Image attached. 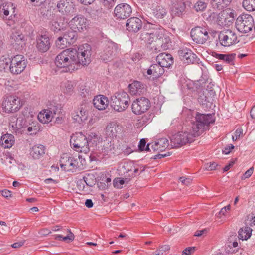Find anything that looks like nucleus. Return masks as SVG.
<instances>
[{"label":"nucleus","mask_w":255,"mask_h":255,"mask_svg":"<svg viewBox=\"0 0 255 255\" xmlns=\"http://www.w3.org/2000/svg\"><path fill=\"white\" fill-rule=\"evenodd\" d=\"M218 165L216 164V163L213 162H210L209 163H207L206 165L205 168L208 171H211L213 170L218 169Z\"/></svg>","instance_id":"57"},{"label":"nucleus","mask_w":255,"mask_h":255,"mask_svg":"<svg viewBox=\"0 0 255 255\" xmlns=\"http://www.w3.org/2000/svg\"><path fill=\"white\" fill-rule=\"evenodd\" d=\"M118 44L113 41H108L105 47L104 52L106 56L109 58L114 54L117 51Z\"/></svg>","instance_id":"34"},{"label":"nucleus","mask_w":255,"mask_h":255,"mask_svg":"<svg viewBox=\"0 0 255 255\" xmlns=\"http://www.w3.org/2000/svg\"><path fill=\"white\" fill-rule=\"evenodd\" d=\"M150 101L142 97L133 101L131 105L132 112L136 115H141L146 112L151 107Z\"/></svg>","instance_id":"10"},{"label":"nucleus","mask_w":255,"mask_h":255,"mask_svg":"<svg viewBox=\"0 0 255 255\" xmlns=\"http://www.w3.org/2000/svg\"><path fill=\"white\" fill-rule=\"evenodd\" d=\"M36 47L38 51L44 53L50 47L49 37L46 35H39L36 37Z\"/></svg>","instance_id":"17"},{"label":"nucleus","mask_w":255,"mask_h":255,"mask_svg":"<svg viewBox=\"0 0 255 255\" xmlns=\"http://www.w3.org/2000/svg\"><path fill=\"white\" fill-rule=\"evenodd\" d=\"M186 5L181 1H175L172 3L171 14L173 17H181L185 13Z\"/></svg>","instance_id":"20"},{"label":"nucleus","mask_w":255,"mask_h":255,"mask_svg":"<svg viewBox=\"0 0 255 255\" xmlns=\"http://www.w3.org/2000/svg\"><path fill=\"white\" fill-rule=\"evenodd\" d=\"M104 5L110 9L112 7L115 3V0H101Z\"/></svg>","instance_id":"58"},{"label":"nucleus","mask_w":255,"mask_h":255,"mask_svg":"<svg viewBox=\"0 0 255 255\" xmlns=\"http://www.w3.org/2000/svg\"><path fill=\"white\" fill-rule=\"evenodd\" d=\"M146 139L144 138L141 139L140 140V141L139 142L138 146L139 150L140 151H144V147L146 146Z\"/></svg>","instance_id":"61"},{"label":"nucleus","mask_w":255,"mask_h":255,"mask_svg":"<svg viewBox=\"0 0 255 255\" xmlns=\"http://www.w3.org/2000/svg\"><path fill=\"white\" fill-rule=\"evenodd\" d=\"M193 135V131H181L173 135L171 138V145L174 147H180L188 142H192L193 138L197 137Z\"/></svg>","instance_id":"8"},{"label":"nucleus","mask_w":255,"mask_h":255,"mask_svg":"<svg viewBox=\"0 0 255 255\" xmlns=\"http://www.w3.org/2000/svg\"><path fill=\"white\" fill-rule=\"evenodd\" d=\"M252 229L248 227L245 226L240 228L238 231L239 238L242 240L249 239L252 234Z\"/></svg>","instance_id":"39"},{"label":"nucleus","mask_w":255,"mask_h":255,"mask_svg":"<svg viewBox=\"0 0 255 255\" xmlns=\"http://www.w3.org/2000/svg\"><path fill=\"white\" fill-rule=\"evenodd\" d=\"M234 146L233 144H230L224 148V149H222L223 153L225 154H229L231 150L234 148Z\"/></svg>","instance_id":"59"},{"label":"nucleus","mask_w":255,"mask_h":255,"mask_svg":"<svg viewBox=\"0 0 255 255\" xmlns=\"http://www.w3.org/2000/svg\"><path fill=\"white\" fill-rule=\"evenodd\" d=\"M69 24L72 29L79 31L86 29L88 25L87 19L82 15H78L73 18Z\"/></svg>","instance_id":"16"},{"label":"nucleus","mask_w":255,"mask_h":255,"mask_svg":"<svg viewBox=\"0 0 255 255\" xmlns=\"http://www.w3.org/2000/svg\"><path fill=\"white\" fill-rule=\"evenodd\" d=\"M91 48L88 44L80 45L78 49L68 48L58 54L54 63L57 68L65 72H72L78 67L87 65L91 62Z\"/></svg>","instance_id":"1"},{"label":"nucleus","mask_w":255,"mask_h":255,"mask_svg":"<svg viewBox=\"0 0 255 255\" xmlns=\"http://www.w3.org/2000/svg\"><path fill=\"white\" fill-rule=\"evenodd\" d=\"M69 234L65 237H63L61 235H57L55 236V239L57 240L68 241L67 242L72 241L74 239V235L72 233L70 229H67Z\"/></svg>","instance_id":"47"},{"label":"nucleus","mask_w":255,"mask_h":255,"mask_svg":"<svg viewBox=\"0 0 255 255\" xmlns=\"http://www.w3.org/2000/svg\"><path fill=\"white\" fill-rule=\"evenodd\" d=\"M61 168L64 171H75L79 167L78 159L70 157L67 153L62 154L60 160Z\"/></svg>","instance_id":"11"},{"label":"nucleus","mask_w":255,"mask_h":255,"mask_svg":"<svg viewBox=\"0 0 255 255\" xmlns=\"http://www.w3.org/2000/svg\"><path fill=\"white\" fill-rule=\"evenodd\" d=\"M126 26L128 30L136 33L142 28V22L139 18L133 17L129 18L127 21Z\"/></svg>","instance_id":"19"},{"label":"nucleus","mask_w":255,"mask_h":255,"mask_svg":"<svg viewBox=\"0 0 255 255\" xmlns=\"http://www.w3.org/2000/svg\"><path fill=\"white\" fill-rule=\"evenodd\" d=\"M207 4L203 0H198L194 6V8L197 12L203 11L207 7Z\"/></svg>","instance_id":"48"},{"label":"nucleus","mask_w":255,"mask_h":255,"mask_svg":"<svg viewBox=\"0 0 255 255\" xmlns=\"http://www.w3.org/2000/svg\"><path fill=\"white\" fill-rule=\"evenodd\" d=\"M114 148L115 147L113 141L106 140L103 143L102 150L103 153L107 154L109 152H113Z\"/></svg>","instance_id":"44"},{"label":"nucleus","mask_w":255,"mask_h":255,"mask_svg":"<svg viewBox=\"0 0 255 255\" xmlns=\"http://www.w3.org/2000/svg\"><path fill=\"white\" fill-rule=\"evenodd\" d=\"M170 155V153L168 152L164 154H160L158 153L156 155H155L153 157H151V159H161L162 158L167 157Z\"/></svg>","instance_id":"63"},{"label":"nucleus","mask_w":255,"mask_h":255,"mask_svg":"<svg viewBox=\"0 0 255 255\" xmlns=\"http://www.w3.org/2000/svg\"><path fill=\"white\" fill-rule=\"evenodd\" d=\"M78 35L76 30L72 29L71 27L70 29L67 30L63 35L64 38L67 40L68 45L73 44L76 41Z\"/></svg>","instance_id":"33"},{"label":"nucleus","mask_w":255,"mask_h":255,"mask_svg":"<svg viewBox=\"0 0 255 255\" xmlns=\"http://www.w3.org/2000/svg\"><path fill=\"white\" fill-rule=\"evenodd\" d=\"M161 46L159 45H157V43H155V45H152L150 47V49L151 52L153 53H157L158 52L161 51Z\"/></svg>","instance_id":"62"},{"label":"nucleus","mask_w":255,"mask_h":255,"mask_svg":"<svg viewBox=\"0 0 255 255\" xmlns=\"http://www.w3.org/2000/svg\"><path fill=\"white\" fill-rule=\"evenodd\" d=\"M56 46L59 49H63L68 45V43L67 40L64 38L63 36L58 37V39L55 42Z\"/></svg>","instance_id":"50"},{"label":"nucleus","mask_w":255,"mask_h":255,"mask_svg":"<svg viewBox=\"0 0 255 255\" xmlns=\"http://www.w3.org/2000/svg\"><path fill=\"white\" fill-rule=\"evenodd\" d=\"M23 103L20 98L15 95H8L3 98L1 104V111L6 113H14L18 111Z\"/></svg>","instance_id":"4"},{"label":"nucleus","mask_w":255,"mask_h":255,"mask_svg":"<svg viewBox=\"0 0 255 255\" xmlns=\"http://www.w3.org/2000/svg\"><path fill=\"white\" fill-rule=\"evenodd\" d=\"M171 39L169 36L165 35L160 30L158 31L157 37L155 40V43L161 46L162 50H165L169 49L171 46Z\"/></svg>","instance_id":"22"},{"label":"nucleus","mask_w":255,"mask_h":255,"mask_svg":"<svg viewBox=\"0 0 255 255\" xmlns=\"http://www.w3.org/2000/svg\"><path fill=\"white\" fill-rule=\"evenodd\" d=\"M208 93L209 92H207V93H205L204 92L200 93L198 98L200 104L206 108H211L213 104V100L211 97L207 95Z\"/></svg>","instance_id":"31"},{"label":"nucleus","mask_w":255,"mask_h":255,"mask_svg":"<svg viewBox=\"0 0 255 255\" xmlns=\"http://www.w3.org/2000/svg\"><path fill=\"white\" fill-rule=\"evenodd\" d=\"M212 55L216 58L222 60L228 64L233 65H234L236 55L235 53L219 54L214 52H213Z\"/></svg>","instance_id":"30"},{"label":"nucleus","mask_w":255,"mask_h":255,"mask_svg":"<svg viewBox=\"0 0 255 255\" xmlns=\"http://www.w3.org/2000/svg\"><path fill=\"white\" fill-rule=\"evenodd\" d=\"M2 10L3 11L4 15L8 16L9 14V10H14L15 7L13 6V3L11 2L7 3L5 5H2Z\"/></svg>","instance_id":"52"},{"label":"nucleus","mask_w":255,"mask_h":255,"mask_svg":"<svg viewBox=\"0 0 255 255\" xmlns=\"http://www.w3.org/2000/svg\"><path fill=\"white\" fill-rule=\"evenodd\" d=\"M179 59L184 63L188 64L198 63L199 59L192 51L187 47H182L178 51Z\"/></svg>","instance_id":"12"},{"label":"nucleus","mask_w":255,"mask_h":255,"mask_svg":"<svg viewBox=\"0 0 255 255\" xmlns=\"http://www.w3.org/2000/svg\"><path fill=\"white\" fill-rule=\"evenodd\" d=\"M156 61L164 68H169L173 64V58L170 54L161 53L156 56Z\"/></svg>","instance_id":"21"},{"label":"nucleus","mask_w":255,"mask_h":255,"mask_svg":"<svg viewBox=\"0 0 255 255\" xmlns=\"http://www.w3.org/2000/svg\"><path fill=\"white\" fill-rule=\"evenodd\" d=\"M61 87L64 94L71 95L73 92L74 86L71 81H67L63 82Z\"/></svg>","instance_id":"43"},{"label":"nucleus","mask_w":255,"mask_h":255,"mask_svg":"<svg viewBox=\"0 0 255 255\" xmlns=\"http://www.w3.org/2000/svg\"><path fill=\"white\" fill-rule=\"evenodd\" d=\"M165 72L164 68L158 63L152 64L146 73L153 80L157 79L162 76Z\"/></svg>","instance_id":"23"},{"label":"nucleus","mask_w":255,"mask_h":255,"mask_svg":"<svg viewBox=\"0 0 255 255\" xmlns=\"http://www.w3.org/2000/svg\"><path fill=\"white\" fill-rule=\"evenodd\" d=\"M122 128L115 122L109 123L105 129V135L106 138H114L121 134Z\"/></svg>","instance_id":"15"},{"label":"nucleus","mask_w":255,"mask_h":255,"mask_svg":"<svg viewBox=\"0 0 255 255\" xmlns=\"http://www.w3.org/2000/svg\"><path fill=\"white\" fill-rule=\"evenodd\" d=\"M242 5L247 11H255V0H244Z\"/></svg>","instance_id":"46"},{"label":"nucleus","mask_w":255,"mask_h":255,"mask_svg":"<svg viewBox=\"0 0 255 255\" xmlns=\"http://www.w3.org/2000/svg\"><path fill=\"white\" fill-rule=\"evenodd\" d=\"M152 13L156 18L162 19L166 15L167 11L163 6L157 5L152 9Z\"/></svg>","instance_id":"38"},{"label":"nucleus","mask_w":255,"mask_h":255,"mask_svg":"<svg viewBox=\"0 0 255 255\" xmlns=\"http://www.w3.org/2000/svg\"><path fill=\"white\" fill-rule=\"evenodd\" d=\"M130 93L132 95H137L144 94L146 90L145 85L141 82L134 81L128 85Z\"/></svg>","instance_id":"25"},{"label":"nucleus","mask_w":255,"mask_h":255,"mask_svg":"<svg viewBox=\"0 0 255 255\" xmlns=\"http://www.w3.org/2000/svg\"><path fill=\"white\" fill-rule=\"evenodd\" d=\"M93 104L96 109L103 110L106 108L108 105V98L103 95H97L93 100Z\"/></svg>","instance_id":"28"},{"label":"nucleus","mask_w":255,"mask_h":255,"mask_svg":"<svg viewBox=\"0 0 255 255\" xmlns=\"http://www.w3.org/2000/svg\"><path fill=\"white\" fill-rule=\"evenodd\" d=\"M195 123H193L191 130L194 136H199L204 131L206 127L215 122L214 114H201L197 112L195 116Z\"/></svg>","instance_id":"2"},{"label":"nucleus","mask_w":255,"mask_h":255,"mask_svg":"<svg viewBox=\"0 0 255 255\" xmlns=\"http://www.w3.org/2000/svg\"><path fill=\"white\" fill-rule=\"evenodd\" d=\"M22 113L24 116L27 118L32 117V110L31 106L25 107L23 110Z\"/></svg>","instance_id":"56"},{"label":"nucleus","mask_w":255,"mask_h":255,"mask_svg":"<svg viewBox=\"0 0 255 255\" xmlns=\"http://www.w3.org/2000/svg\"><path fill=\"white\" fill-rule=\"evenodd\" d=\"M42 128L41 125L36 121H33V135L37 134L39 131H41Z\"/></svg>","instance_id":"54"},{"label":"nucleus","mask_w":255,"mask_h":255,"mask_svg":"<svg viewBox=\"0 0 255 255\" xmlns=\"http://www.w3.org/2000/svg\"><path fill=\"white\" fill-rule=\"evenodd\" d=\"M18 119L16 117L12 116L9 119V127L13 132L17 133L22 126L20 124H18Z\"/></svg>","instance_id":"40"},{"label":"nucleus","mask_w":255,"mask_h":255,"mask_svg":"<svg viewBox=\"0 0 255 255\" xmlns=\"http://www.w3.org/2000/svg\"><path fill=\"white\" fill-rule=\"evenodd\" d=\"M158 31H159L157 30L151 33L147 32L146 31H142L140 35L139 39L145 43L151 44L153 42L155 43V40L156 37H157Z\"/></svg>","instance_id":"29"},{"label":"nucleus","mask_w":255,"mask_h":255,"mask_svg":"<svg viewBox=\"0 0 255 255\" xmlns=\"http://www.w3.org/2000/svg\"><path fill=\"white\" fill-rule=\"evenodd\" d=\"M50 24L51 29L54 32H56L60 30L61 26L58 22L52 21Z\"/></svg>","instance_id":"55"},{"label":"nucleus","mask_w":255,"mask_h":255,"mask_svg":"<svg viewBox=\"0 0 255 255\" xmlns=\"http://www.w3.org/2000/svg\"><path fill=\"white\" fill-rule=\"evenodd\" d=\"M26 66L24 57L22 55H17L11 59L9 71L14 74L21 73Z\"/></svg>","instance_id":"13"},{"label":"nucleus","mask_w":255,"mask_h":255,"mask_svg":"<svg viewBox=\"0 0 255 255\" xmlns=\"http://www.w3.org/2000/svg\"><path fill=\"white\" fill-rule=\"evenodd\" d=\"M153 115L152 113L145 114L140 119V123L146 125L151 122Z\"/></svg>","instance_id":"53"},{"label":"nucleus","mask_w":255,"mask_h":255,"mask_svg":"<svg viewBox=\"0 0 255 255\" xmlns=\"http://www.w3.org/2000/svg\"><path fill=\"white\" fill-rule=\"evenodd\" d=\"M169 146L168 140L166 138H162L157 140L151 145L153 152L164 151Z\"/></svg>","instance_id":"27"},{"label":"nucleus","mask_w":255,"mask_h":255,"mask_svg":"<svg viewBox=\"0 0 255 255\" xmlns=\"http://www.w3.org/2000/svg\"><path fill=\"white\" fill-rule=\"evenodd\" d=\"M125 183H128L126 179L123 178H116L113 180V185L115 187L119 189L123 188V185Z\"/></svg>","instance_id":"51"},{"label":"nucleus","mask_w":255,"mask_h":255,"mask_svg":"<svg viewBox=\"0 0 255 255\" xmlns=\"http://www.w3.org/2000/svg\"><path fill=\"white\" fill-rule=\"evenodd\" d=\"M255 22L253 17L248 14L240 15L235 22L236 28L242 33H247L252 30Z\"/></svg>","instance_id":"5"},{"label":"nucleus","mask_w":255,"mask_h":255,"mask_svg":"<svg viewBox=\"0 0 255 255\" xmlns=\"http://www.w3.org/2000/svg\"><path fill=\"white\" fill-rule=\"evenodd\" d=\"M132 13L131 7L127 3H121L117 5L114 9V16L117 19H126Z\"/></svg>","instance_id":"14"},{"label":"nucleus","mask_w":255,"mask_h":255,"mask_svg":"<svg viewBox=\"0 0 255 255\" xmlns=\"http://www.w3.org/2000/svg\"><path fill=\"white\" fill-rule=\"evenodd\" d=\"M70 145L76 151L87 153L89 149L87 147V136L82 132L73 134L70 140Z\"/></svg>","instance_id":"7"},{"label":"nucleus","mask_w":255,"mask_h":255,"mask_svg":"<svg viewBox=\"0 0 255 255\" xmlns=\"http://www.w3.org/2000/svg\"><path fill=\"white\" fill-rule=\"evenodd\" d=\"M195 250V247H188L186 248L183 251L182 255H190L192 253L194 252Z\"/></svg>","instance_id":"60"},{"label":"nucleus","mask_w":255,"mask_h":255,"mask_svg":"<svg viewBox=\"0 0 255 255\" xmlns=\"http://www.w3.org/2000/svg\"><path fill=\"white\" fill-rule=\"evenodd\" d=\"M15 142L14 137L11 134H5L1 136L0 144L4 148H10Z\"/></svg>","instance_id":"32"},{"label":"nucleus","mask_w":255,"mask_h":255,"mask_svg":"<svg viewBox=\"0 0 255 255\" xmlns=\"http://www.w3.org/2000/svg\"><path fill=\"white\" fill-rule=\"evenodd\" d=\"M179 180L181 181L182 183L186 185L190 184L192 181L191 179H190V178H187L184 177H181L179 178Z\"/></svg>","instance_id":"64"},{"label":"nucleus","mask_w":255,"mask_h":255,"mask_svg":"<svg viewBox=\"0 0 255 255\" xmlns=\"http://www.w3.org/2000/svg\"><path fill=\"white\" fill-rule=\"evenodd\" d=\"M88 116V106L82 104L72 114V118L74 122L81 123L87 120Z\"/></svg>","instance_id":"18"},{"label":"nucleus","mask_w":255,"mask_h":255,"mask_svg":"<svg viewBox=\"0 0 255 255\" xmlns=\"http://www.w3.org/2000/svg\"><path fill=\"white\" fill-rule=\"evenodd\" d=\"M232 0H213L211 4L214 9L221 10L229 5Z\"/></svg>","instance_id":"36"},{"label":"nucleus","mask_w":255,"mask_h":255,"mask_svg":"<svg viewBox=\"0 0 255 255\" xmlns=\"http://www.w3.org/2000/svg\"><path fill=\"white\" fill-rule=\"evenodd\" d=\"M112 108L118 112L125 111L129 105L130 97L128 94L124 91L116 92L111 97Z\"/></svg>","instance_id":"3"},{"label":"nucleus","mask_w":255,"mask_h":255,"mask_svg":"<svg viewBox=\"0 0 255 255\" xmlns=\"http://www.w3.org/2000/svg\"><path fill=\"white\" fill-rule=\"evenodd\" d=\"M193 41L197 44H203L209 38V30L205 27L196 26L190 32Z\"/></svg>","instance_id":"9"},{"label":"nucleus","mask_w":255,"mask_h":255,"mask_svg":"<svg viewBox=\"0 0 255 255\" xmlns=\"http://www.w3.org/2000/svg\"><path fill=\"white\" fill-rule=\"evenodd\" d=\"M100 137L95 133H91L87 137L88 141L87 147L90 150V147H94L97 146V143L99 142Z\"/></svg>","instance_id":"42"},{"label":"nucleus","mask_w":255,"mask_h":255,"mask_svg":"<svg viewBox=\"0 0 255 255\" xmlns=\"http://www.w3.org/2000/svg\"><path fill=\"white\" fill-rule=\"evenodd\" d=\"M47 110L52 113V115H55L59 113L61 110V105L54 101L49 102L48 104Z\"/></svg>","instance_id":"41"},{"label":"nucleus","mask_w":255,"mask_h":255,"mask_svg":"<svg viewBox=\"0 0 255 255\" xmlns=\"http://www.w3.org/2000/svg\"><path fill=\"white\" fill-rule=\"evenodd\" d=\"M11 59L9 57H2L0 59V70H9Z\"/></svg>","instance_id":"45"},{"label":"nucleus","mask_w":255,"mask_h":255,"mask_svg":"<svg viewBox=\"0 0 255 255\" xmlns=\"http://www.w3.org/2000/svg\"><path fill=\"white\" fill-rule=\"evenodd\" d=\"M53 115L47 109L41 111L37 116L38 120L42 123H47L51 121Z\"/></svg>","instance_id":"35"},{"label":"nucleus","mask_w":255,"mask_h":255,"mask_svg":"<svg viewBox=\"0 0 255 255\" xmlns=\"http://www.w3.org/2000/svg\"><path fill=\"white\" fill-rule=\"evenodd\" d=\"M23 38L22 35L18 31L13 30L10 35L11 42H19L21 41Z\"/></svg>","instance_id":"49"},{"label":"nucleus","mask_w":255,"mask_h":255,"mask_svg":"<svg viewBox=\"0 0 255 255\" xmlns=\"http://www.w3.org/2000/svg\"><path fill=\"white\" fill-rule=\"evenodd\" d=\"M132 169H133V165L131 163H124L121 167H119L118 171L119 174L126 179L127 182H128L130 180L131 176L133 175L132 174Z\"/></svg>","instance_id":"26"},{"label":"nucleus","mask_w":255,"mask_h":255,"mask_svg":"<svg viewBox=\"0 0 255 255\" xmlns=\"http://www.w3.org/2000/svg\"><path fill=\"white\" fill-rule=\"evenodd\" d=\"M45 147L44 145L38 144L33 146V159H40L45 154Z\"/></svg>","instance_id":"37"},{"label":"nucleus","mask_w":255,"mask_h":255,"mask_svg":"<svg viewBox=\"0 0 255 255\" xmlns=\"http://www.w3.org/2000/svg\"><path fill=\"white\" fill-rule=\"evenodd\" d=\"M57 7L60 12L68 14L74 9V4L71 0H60L57 4Z\"/></svg>","instance_id":"24"},{"label":"nucleus","mask_w":255,"mask_h":255,"mask_svg":"<svg viewBox=\"0 0 255 255\" xmlns=\"http://www.w3.org/2000/svg\"><path fill=\"white\" fill-rule=\"evenodd\" d=\"M216 42L217 47H229L236 44L238 41L235 32L228 29L221 31L219 33Z\"/></svg>","instance_id":"6"}]
</instances>
